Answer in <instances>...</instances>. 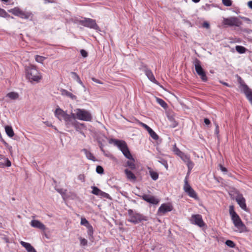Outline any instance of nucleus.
Returning <instances> with one entry per match:
<instances>
[{
  "label": "nucleus",
  "mask_w": 252,
  "mask_h": 252,
  "mask_svg": "<svg viewBox=\"0 0 252 252\" xmlns=\"http://www.w3.org/2000/svg\"><path fill=\"white\" fill-rule=\"evenodd\" d=\"M110 144H114L123 153L124 156L129 159L126 162V166H128L130 169L134 170L136 168L135 164V160L132 157L130 151L128 148L126 143L123 140H117L115 139H111L109 141Z\"/></svg>",
  "instance_id": "nucleus-1"
},
{
  "label": "nucleus",
  "mask_w": 252,
  "mask_h": 252,
  "mask_svg": "<svg viewBox=\"0 0 252 252\" xmlns=\"http://www.w3.org/2000/svg\"><path fill=\"white\" fill-rule=\"evenodd\" d=\"M229 214L233 224L237 228L235 231L239 233L243 232L245 230L246 227L239 216L234 211L233 206H230L229 207Z\"/></svg>",
  "instance_id": "nucleus-2"
},
{
  "label": "nucleus",
  "mask_w": 252,
  "mask_h": 252,
  "mask_svg": "<svg viewBox=\"0 0 252 252\" xmlns=\"http://www.w3.org/2000/svg\"><path fill=\"white\" fill-rule=\"evenodd\" d=\"M26 77L31 82H39L42 75L35 66L31 65L26 68Z\"/></svg>",
  "instance_id": "nucleus-3"
},
{
  "label": "nucleus",
  "mask_w": 252,
  "mask_h": 252,
  "mask_svg": "<svg viewBox=\"0 0 252 252\" xmlns=\"http://www.w3.org/2000/svg\"><path fill=\"white\" fill-rule=\"evenodd\" d=\"M127 213L129 217L128 221L134 224H137L142 220L147 221L148 220L147 217L136 212H134L131 209L128 210Z\"/></svg>",
  "instance_id": "nucleus-4"
},
{
  "label": "nucleus",
  "mask_w": 252,
  "mask_h": 252,
  "mask_svg": "<svg viewBox=\"0 0 252 252\" xmlns=\"http://www.w3.org/2000/svg\"><path fill=\"white\" fill-rule=\"evenodd\" d=\"M74 111L76 112V118L77 119L90 122L92 120V116L91 113L85 109L77 108Z\"/></svg>",
  "instance_id": "nucleus-5"
},
{
  "label": "nucleus",
  "mask_w": 252,
  "mask_h": 252,
  "mask_svg": "<svg viewBox=\"0 0 252 252\" xmlns=\"http://www.w3.org/2000/svg\"><path fill=\"white\" fill-rule=\"evenodd\" d=\"M193 63L194 65L195 71L197 74L200 76V79L202 81L206 82L208 80V78L206 76L205 71L201 65L200 61L199 60L196 59L194 61Z\"/></svg>",
  "instance_id": "nucleus-6"
},
{
  "label": "nucleus",
  "mask_w": 252,
  "mask_h": 252,
  "mask_svg": "<svg viewBox=\"0 0 252 252\" xmlns=\"http://www.w3.org/2000/svg\"><path fill=\"white\" fill-rule=\"evenodd\" d=\"M79 23L81 25L95 30H99V28L96 23V21L94 19L91 18H84L83 19L79 20Z\"/></svg>",
  "instance_id": "nucleus-7"
},
{
  "label": "nucleus",
  "mask_w": 252,
  "mask_h": 252,
  "mask_svg": "<svg viewBox=\"0 0 252 252\" xmlns=\"http://www.w3.org/2000/svg\"><path fill=\"white\" fill-rule=\"evenodd\" d=\"M190 222L194 225H197L199 227L206 226V224L204 222L202 217L199 214L192 215L189 219Z\"/></svg>",
  "instance_id": "nucleus-8"
},
{
  "label": "nucleus",
  "mask_w": 252,
  "mask_h": 252,
  "mask_svg": "<svg viewBox=\"0 0 252 252\" xmlns=\"http://www.w3.org/2000/svg\"><path fill=\"white\" fill-rule=\"evenodd\" d=\"M184 190L185 192L190 197L195 199H198L196 193L188 183L187 176L186 177L184 180Z\"/></svg>",
  "instance_id": "nucleus-9"
},
{
  "label": "nucleus",
  "mask_w": 252,
  "mask_h": 252,
  "mask_svg": "<svg viewBox=\"0 0 252 252\" xmlns=\"http://www.w3.org/2000/svg\"><path fill=\"white\" fill-rule=\"evenodd\" d=\"M223 23L224 25L236 27H239L242 24L239 19L236 17L224 18Z\"/></svg>",
  "instance_id": "nucleus-10"
},
{
  "label": "nucleus",
  "mask_w": 252,
  "mask_h": 252,
  "mask_svg": "<svg viewBox=\"0 0 252 252\" xmlns=\"http://www.w3.org/2000/svg\"><path fill=\"white\" fill-rule=\"evenodd\" d=\"M173 209V206L170 203H163L158 209V214L159 216H162L167 212L171 211Z\"/></svg>",
  "instance_id": "nucleus-11"
},
{
  "label": "nucleus",
  "mask_w": 252,
  "mask_h": 252,
  "mask_svg": "<svg viewBox=\"0 0 252 252\" xmlns=\"http://www.w3.org/2000/svg\"><path fill=\"white\" fill-rule=\"evenodd\" d=\"M236 201L242 209L247 211L246 200L242 194L239 193H237L236 197Z\"/></svg>",
  "instance_id": "nucleus-12"
},
{
  "label": "nucleus",
  "mask_w": 252,
  "mask_h": 252,
  "mask_svg": "<svg viewBox=\"0 0 252 252\" xmlns=\"http://www.w3.org/2000/svg\"><path fill=\"white\" fill-rule=\"evenodd\" d=\"M146 202L153 204H158L159 202V199L155 197L154 196L149 194H143L140 196Z\"/></svg>",
  "instance_id": "nucleus-13"
},
{
  "label": "nucleus",
  "mask_w": 252,
  "mask_h": 252,
  "mask_svg": "<svg viewBox=\"0 0 252 252\" xmlns=\"http://www.w3.org/2000/svg\"><path fill=\"white\" fill-rule=\"evenodd\" d=\"M66 115V112L59 107H58L55 111V116L60 121L63 120Z\"/></svg>",
  "instance_id": "nucleus-14"
},
{
  "label": "nucleus",
  "mask_w": 252,
  "mask_h": 252,
  "mask_svg": "<svg viewBox=\"0 0 252 252\" xmlns=\"http://www.w3.org/2000/svg\"><path fill=\"white\" fill-rule=\"evenodd\" d=\"M31 225L34 228H39L42 230L46 229L45 225L38 220H33L31 221Z\"/></svg>",
  "instance_id": "nucleus-15"
},
{
  "label": "nucleus",
  "mask_w": 252,
  "mask_h": 252,
  "mask_svg": "<svg viewBox=\"0 0 252 252\" xmlns=\"http://www.w3.org/2000/svg\"><path fill=\"white\" fill-rule=\"evenodd\" d=\"M0 167H10L11 165V161L8 158H5L4 156L0 155Z\"/></svg>",
  "instance_id": "nucleus-16"
},
{
  "label": "nucleus",
  "mask_w": 252,
  "mask_h": 252,
  "mask_svg": "<svg viewBox=\"0 0 252 252\" xmlns=\"http://www.w3.org/2000/svg\"><path fill=\"white\" fill-rule=\"evenodd\" d=\"M63 120H64L65 124L67 127H69L72 125H74V122L76 121L73 120V118L71 115L67 114Z\"/></svg>",
  "instance_id": "nucleus-17"
},
{
  "label": "nucleus",
  "mask_w": 252,
  "mask_h": 252,
  "mask_svg": "<svg viewBox=\"0 0 252 252\" xmlns=\"http://www.w3.org/2000/svg\"><path fill=\"white\" fill-rule=\"evenodd\" d=\"M144 72L145 75L151 82L156 84H158V81L156 80L153 72L150 69L146 68L145 69Z\"/></svg>",
  "instance_id": "nucleus-18"
},
{
  "label": "nucleus",
  "mask_w": 252,
  "mask_h": 252,
  "mask_svg": "<svg viewBox=\"0 0 252 252\" xmlns=\"http://www.w3.org/2000/svg\"><path fill=\"white\" fill-rule=\"evenodd\" d=\"M20 244L24 247L28 252H37L35 249L31 245V244L21 241Z\"/></svg>",
  "instance_id": "nucleus-19"
},
{
  "label": "nucleus",
  "mask_w": 252,
  "mask_h": 252,
  "mask_svg": "<svg viewBox=\"0 0 252 252\" xmlns=\"http://www.w3.org/2000/svg\"><path fill=\"white\" fill-rule=\"evenodd\" d=\"M125 173L126 174V178L128 180L131 182L135 181L136 177L131 171L128 169H126L125 170Z\"/></svg>",
  "instance_id": "nucleus-20"
},
{
  "label": "nucleus",
  "mask_w": 252,
  "mask_h": 252,
  "mask_svg": "<svg viewBox=\"0 0 252 252\" xmlns=\"http://www.w3.org/2000/svg\"><path fill=\"white\" fill-rule=\"evenodd\" d=\"M18 16L21 18L27 19L32 18V14L31 12H25L22 10Z\"/></svg>",
  "instance_id": "nucleus-21"
},
{
  "label": "nucleus",
  "mask_w": 252,
  "mask_h": 252,
  "mask_svg": "<svg viewBox=\"0 0 252 252\" xmlns=\"http://www.w3.org/2000/svg\"><path fill=\"white\" fill-rule=\"evenodd\" d=\"M245 88L246 92L244 93V94L247 98L252 105V90L251 89H248L247 87H245Z\"/></svg>",
  "instance_id": "nucleus-22"
},
{
  "label": "nucleus",
  "mask_w": 252,
  "mask_h": 252,
  "mask_svg": "<svg viewBox=\"0 0 252 252\" xmlns=\"http://www.w3.org/2000/svg\"><path fill=\"white\" fill-rule=\"evenodd\" d=\"M82 151L85 153L86 158L90 160H92L93 161H95V158L94 156V155L90 152L88 151L86 149H83Z\"/></svg>",
  "instance_id": "nucleus-23"
},
{
  "label": "nucleus",
  "mask_w": 252,
  "mask_h": 252,
  "mask_svg": "<svg viewBox=\"0 0 252 252\" xmlns=\"http://www.w3.org/2000/svg\"><path fill=\"white\" fill-rule=\"evenodd\" d=\"M167 118H168L169 121L170 123V127L174 128L178 126V122L175 120V119L173 118V117L172 116L169 115V116H168Z\"/></svg>",
  "instance_id": "nucleus-24"
},
{
  "label": "nucleus",
  "mask_w": 252,
  "mask_h": 252,
  "mask_svg": "<svg viewBox=\"0 0 252 252\" xmlns=\"http://www.w3.org/2000/svg\"><path fill=\"white\" fill-rule=\"evenodd\" d=\"M5 130L7 135L10 137H12L14 136V133L13 130L11 126H5Z\"/></svg>",
  "instance_id": "nucleus-25"
},
{
  "label": "nucleus",
  "mask_w": 252,
  "mask_h": 252,
  "mask_svg": "<svg viewBox=\"0 0 252 252\" xmlns=\"http://www.w3.org/2000/svg\"><path fill=\"white\" fill-rule=\"evenodd\" d=\"M238 82L239 84H240V89L242 90L243 93L246 92V88L245 87H247L248 89H250L249 87L245 83L244 81L242 79V78L239 76L238 77Z\"/></svg>",
  "instance_id": "nucleus-26"
},
{
  "label": "nucleus",
  "mask_w": 252,
  "mask_h": 252,
  "mask_svg": "<svg viewBox=\"0 0 252 252\" xmlns=\"http://www.w3.org/2000/svg\"><path fill=\"white\" fill-rule=\"evenodd\" d=\"M238 82L239 84H240V89L242 90L243 93L246 92V88L245 87H247L248 89H250L249 87L245 83L244 81L242 79V78L239 76L238 77Z\"/></svg>",
  "instance_id": "nucleus-27"
},
{
  "label": "nucleus",
  "mask_w": 252,
  "mask_h": 252,
  "mask_svg": "<svg viewBox=\"0 0 252 252\" xmlns=\"http://www.w3.org/2000/svg\"><path fill=\"white\" fill-rule=\"evenodd\" d=\"M71 74H72V77L73 78V79L76 80L82 86L84 87V84L82 81L81 80L79 76L76 72H71Z\"/></svg>",
  "instance_id": "nucleus-28"
},
{
  "label": "nucleus",
  "mask_w": 252,
  "mask_h": 252,
  "mask_svg": "<svg viewBox=\"0 0 252 252\" xmlns=\"http://www.w3.org/2000/svg\"><path fill=\"white\" fill-rule=\"evenodd\" d=\"M62 94L63 95H66L70 98H71L73 100H75L76 99V96L74 95L73 94L68 92L67 90H63L62 91Z\"/></svg>",
  "instance_id": "nucleus-29"
},
{
  "label": "nucleus",
  "mask_w": 252,
  "mask_h": 252,
  "mask_svg": "<svg viewBox=\"0 0 252 252\" xmlns=\"http://www.w3.org/2000/svg\"><path fill=\"white\" fill-rule=\"evenodd\" d=\"M235 49L236 51L239 54H244L246 53L247 51H248V49H246L245 47L240 45H237L235 47Z\"/></svg>",
  "instance_id": "nucleus-30"
},
{
  "label": "nucleus",
  "mask_w": 252,
  "mask_h": 252,
  "mask_svg": "<svg viewBox=\"0 0 252 252\" xmlns=\"http://www.w3.org/2000/svg\"><path fill=\"white\" fill-rule=\"evenodd\" d=\"M21 11L22 10L18 7H14V8L11 9L9 10L10 13H11L12 14L17 16H18Z\"/></svg>",
  "instance_id": "nucleus-31"
},
{
  "label": "nucleus",
  "mask_w": 252,
  "mask_h": 252,
  "mask_svg": "<svg viewBox=\"0 0 252 252\" xmlns=\"http://www.w3.org/2000/svg\"><path fill=\"white\" fill-rule=\"evenodd\" d=\"M7 96L11 99H16L19 97V94L16 92H10L7 94Z\"/></svg>",
  "instance_id": "nucleus-32"
},
{
  "label": "nucleus",
  "mask_w": 252,
  "mask_h": 252,
  "mask_svg": "<svg viewBox=\"0 0 252 252\" xmlns=\"http://www.w3.org/2000/svg\"><path fill=\"white\" fill-rule=\"evenodd\" d=\"M157 102L163 108L166 109L167 107V104L163 99L157 98H156Z\"/></svg>",
  "instance_id": "nucleus-33"
},
{
  "label": "nucleus",
  "mask_w": 252,
  "mask_h": 252,
  "mask_svg": "<svg viewBox=\"0 0 252 252\" xmlns=\"http://www.w3.org/2000/svg\"><path fill=\"white\" fill-rule=\"evenodd\" d=\"M148 132L151 137H152L154 140H156L158 139V135L152 128H151Z\"/></svg>",
  "instance_id": "nucleus-34"
},
{
  "label": "nucleus",
  "mask_w": 252,
  "mask_h": 252,
  "mask_svg": "<svg viewBox=\"0 0 252 252\" xmlns=\"http://www.w3.org/2000/svg\"><path fill=\"white\" fill-rule=\"evenodd\" d=\"M173 151L179 157H180L181 155H183V153L181 152L178 148L177 147L176 144L173 146Z\"/></svg>",
  "instance_id": "nucleus-35"
},
{
  "label": "nucleus",
  "mask_w": 252,
  "mask_h": 252,
  "mask_svg": "<svg viewBox=\"0 0 252 252\" xmlns=\"http://www.w3.org/2000/svg\"><path fill=\"white\" fill-rule=\"evenodd\" d=\"M150 175L152 179L154 181L157 180L158 178V173L155 171H150Z\"/></svg>",
  "instance_id": "nucleus-36"
},
{
  "label": "nucleus",
  "mask_w": 252,
  "mask_h": 252,
  "mask_svg": "<svg viewBox=\"0 0 252 252\" xmlns=\"http://www.w3.org/2000/svg\"><path fill=\"white\" fill-rule=\"evenodd\" d=\"M74 124V125H72L71 126H74L77 131H79L80 127H84V124L79 123L76 121H75Z\"/></svg>",
  "instance_id": "nucleus-37"
},
{
  "label": "nucleus",
  "mask_w": 252,
  "mask_h": 252,
  "mask_svg": "<svg viewBox=\"0 0 252 252\" xmlns=\"http://www.w3.org/2000/svg\"><path fill=\"white\" fill-rule=\"evenodd\" d=\"M46 59V58L43 56H41L39 55H36L35 56V61L39 63H43L44 61Z\"/></svg>",
  "instance_id": "nucleus-38"
},
{
  "label": "nucleus",
  "mask_w": 252,
  "mask_h": 252,
  "mask_svg": "<svg viewBox=\"0 0 252 252\" xmlns=\"http://www.w3.org/2000/svg\"><path fill=\"white\" fill-rule=\"evenodd\" d=\"M91 188L92 189V193L94 195L98 196L101 190L97 187L94 186L92 187Z\"/></svg>",
  "instance_id": "nucleus-39"
},
{
  "label": "nucleus",
  "mask_w": 252,
  "mask_h": 252,
  "mask_svg": "<svg viewBox=\"0 0 252 252\" xmlns=\"http://www.w3.org/2000/svg\"><path fill=\"white\" fill-rule=\"evenodd\" d=\"M80 224L82 225L85 226L86 227H87L90 225L89 221L85 218H81Z\"/></svg>",
  "instance_id": "nucleus-40"
},
{
  "label": "nucleus",
  "mask_w": 252,
  "mask_h": 252,
  "mask_svg": "<svg viewBox=\"0 0 252 252\" xmlns=\"http://www.w3.org/2000/svg\"><path fill=\"white\" fill-rule=\"evenodd\" d=\"M87 229V233L89 236H93L94 233V229L91 224L86 227Z\"/></svg>",
  "instance_id": "nucleus-41"
},
{
  "label": "nucleus",
  "mask_w": 252,
  "mask_h": 252,
  "mask_svg": "<svg viewBox=\"0 0 252 252\" xmlns=\"http://www.w3.org/2000/svg\"><path fill=\"white\" fill-rule=\"evenodd\" d=\"M180 157L185 163L187 162L190 160L189 157L187 155H185L184 153H183V155H181Z\"/></svg>",
  "instance_id": "nucleus-42"
},
{
  "label": "nucleus",
  "mask_w": 252,
  "mask_h": 252,
  "mask_svg": "<svg viewBox=\"0 0 252 252\" xmlns=\"http://www.w3.org/2000/svg\"><path fill=\"white\" fill-rule=\"evenodd\" d=\"M186 164L188 168L189 172H190L194 166V163L190 159L189 161L186 162Z\"/></svg>",
  "instance_id": "nucleus-43"
},
{
  "label": "nucleus",
  "mask_w": 252,
  "mask_h": 252,
  "mask_svg": "<svg viewBox=\"0 0 252 252\" xmlns=\"http://www.w3.org/2000/svg\"><path fill=\"white\" fill-rule=\"evenodd\" d=\"M0 16L5 18L7 17H10V15H8L4 9L0 8Z\"/></svg>",
  "instance_id": "nucleus-44"
},
{
  "label": "nucleus",
  "mask_w": 252,
  "mask_h": 252,
  "mask_svg": "<svg viewBox=\"0 0 252 252\" xmlns=\"http://www.w3.org/2000/svg\"><path fill=\"white\" fill-rule=\"evenodd\" d=\"M225 244L229 247L233 248L235 247V244L233 241L231 240H227L225 242Z\"/></svg>",
  "instance_id": "nucleus-45"
},
{
  "label": "nucleus",
  "mask_w": 252,
  "mask_h": 252,
  "mask_svg": "<svg viewBox=\"0 0 252 252\" xmlns=\"http://www.w3.org/2000/svg\"><path fill=\"white\" fill-rule=\"evenodd\" d=\"M222 3L225 6H230L232 5V1L231 0H222Z\"/></svg>",
  "instance_id": "nucleus-46"
},
{
  "label": "nucleus",
  "mask_w": 252,
  "mask_h": 252,
  "mask_svg": "<svg viewBox=\"0 0 252 252\" xmlns=\"http://www.w3.org/2000/svg\"><path fill=\"white\" fill-rule=\"evenodd\" d=\"M79 239L80 240V245L81 246H85L87 245L88 241L86 239L80 237Z\"/></svg>",
  "instance_id": "nucleus-47"
},
{
  "label": "nucleus",
  "mask_w": 252,
  "mask_h": 252,
  "mask_svg": "<svg viewBox=\"0 0 252 252\" xmlns=\"http://www.w3.org/2000/svg\"><path fill=\"white\" fill-rule=\"evenodd\" d=\"M98 196H100L101 197H104V198H109V196H110L108 193H107L105 192H103L102 190H100Z\"/></svg>",
  "instance_id": "nucleus-48"
},
{
  "label": "nucleus",
  "mask_w": 252,
  "mask_h": 252,
  "mask_svg": "<svg viewBox=\"0 0 252 252\" xmlns=\"http://www.w3.org/2000/svg\"><path fill=\"white\" fill-rule=\"evenodd\" d=\"M138 124L140 126H142L143 128H144L145 129H146L148 131H149V130L151 128L148 125H147L146 124H145L142 122L139 121Z\"/></svg>",
  "instance_id": "nucleus-49"
},
{
  "label": "nucleus",
  "mask_w": 252,
  "mask_h": 252,
  "mask_svg": "<svg viewBox=\"0 0 252 252\" xmlns=\"http://www.w3.org/2000/svg\"><path fill=\"white\" fill-rule=\"evenodd\" d=\"M138 124L140 126H142L143 128H144L145 129H146L148 131H149V130L151 128L148 125H147L146 124H145L142 122L139 121Z\"/></svg>",
  "instance_id": "nucleus-50"
},
{
  "label": "nucleus",
  "mask_w": 252,
  "mask_h": 252,
  "mask_svg": "<svg viewBox=\"0 0 252 252\" xmlns=\"http://www.w3.org/2000/svg\"><path fill=\"white\" fill-rule=\"evenodd\" d=\"M96 172L98 174L103 173L104 170L102 166L98 165L96 168Z\"/></svg>",
  "instance_id": "nucleus-51"
},
{
  "label": "nucleus",
  "mask_w": 252,
  "mask_h": 252,
  "mask_svg": "<svg viewBox=\"0 0 252 252\" xmlns=\"http://www.w3.org/2000/svg\"><path fill=\"white\" fill-rule=\"evenodd\" d=\"M80 53L82 56L84 58H86L88 56V53L84 49H81L80 50Z\"/></svg>",
  "instance_id": "nucleus-52"
},
{
  "label": "nucleus",
  "mask_w": 252,
  "mask_h": 252,
  "mask_svg": "<svg viewBox=\"0 0 252 252\" xmlns=\"http://www.w3.org/2000/svg\"><path fill=\"white\" fill-rule=\"evenodd\" d=\"M215 133L216 134L218 135L219 134V126L218 124L216 123H215Z\"/></svg>",
  "instance_id": "nucleus-53"
},
{
  "label": "nucleus",
  "mask_w": 252,
  "mask_h": 252,
  "mask_svg": "<svg viewBox=\"0 0 252 252\" xmlns=\"http://www.w3.org/2000/svg\"><path fill=\"white\" fill-rule=\"evenodd\" d=\"M219 166H220V170L222 172H223L224 173H227V169L225 167H223L222 165H221L220 164Z\"/></svg>",
  "instance_id": "nucleus-54"
},
{
  "label": "nucleus",
  "mask_w": 252,
  "mask_h": 252,
  "mask_svg": "<svg viewBox=\"0 0 252 252\" xmlns=\"http://www.w3.org/2000/svg\"><path fill=\"white\" fill-rule=\"evenodd\" d=\"M167 169L168 168V164L166 160H162L161 161H159Z\"/></svg>",
  "instance_id": "nucleus-55"
},
{
  "label": "nucleus",
  "mask_w": 252,
  "mask_h": 252,
  "mask_svg": "<svg viewBox=\"0 0 252 252\" xmlns=\"http://www.w3.org/2000/svg\"><path fill=\"white\" fill-rule=\"evenodd\" d=\"M78 179L79 180H81L82 182H85V176L83 174H80L78 176Z\"/></svg>",
  "instance_id": "nucleus-56"
},
{
  "label": "nucleus",
  "mask_w": 252,
  "mask_h": 252,
  "mask_svg": "<svg viewBox=\"0 0 252 252\" xmlns=\"http://www.w3.org/2000/svg\"><path fill=\"white\" fill-rule=\"evenodd\" d=\"M56 190L59 193H60L62 195H63L65 193V190L63 189H57Z\"/></svg>",
  "instance_id": "nucleus-57"
},
{
  "label": "nucleus",
  "mask_w": 252,
  "mask_h": 252,
  "mask_svg": "<svg viewBox=\"0 0 252 252\" xmlns=\"http://www.w3.org/2000/svg\"><path fill=\"white\" fill-rule=\"evenodd\" d=\"M202 26L204 28H206V29H209V28H210V25H209V23H208L207 22H204L203 23Z\"/></svg>",
  "instance_id": "nucleus-58"
},
{
  "label": "nucleus",
  "mask_w": 252,
  "mask_h": 252,
  "mask_svg": "<svg viewBox=\"0 0 252 252\" xmlns=\"http://www.w3.org/2000/svg\"><path fill=\"white\" fill-rule=\"evenodd\" d=\"M92 80L94 82H96V83H98V84H103V83H102V82H101L100 80H98V79H96V78H95L93 77V78H92Z\"/></svg>",
  "instance_id": "nucleus-59"
},
{
  "label": "nucleus",
  "mask_w": 252,
  "mask_h": 252,
  "mask_svg": "<svg viewBox=\"0 0 252 252\" xmlns=\"http://www.w3.org/2000/svg\"><path fill=\"white\" fill-rule=\"evenodd\" d=\"M204 122L207 125H208L210 124V121L207 118L204 119Z\"/></svg>",
  "instance_id": "nucleus-60"
},
{
  "label": "nucleus",
  "mask_w": 252,
  "mask_h": 252,
  "mask_svg": "<svg viewBox=\"0 0 252 252\" xmlns=\"http://www.w3.org/2000/svg\"><path fill=\"white\" fill-rule=\"evenodd\" d=\"M220 83L227 87H230V86L228 83L224 82L223 81H220Z\"/></svg>",
  "instance_id": "nucleus-61"
},
{
  "label": "nucleus",
  "mask_w": 252,
  "mask_h": 252,
  "mask_svg": "<svg viewBox=\"0 0 252 252\" xmlns=\"http://www.w3.org/2000/svg\"><path fill=\"white\" fill-rule=\"evenodd\" d=\"M70 115H71L72 117V118H73V120H75V119H76V112H75V113H71Z\"/></svg>",
  "instance_id": "nucleus-62"
},
{
  "label": "nucleus",
  "mask_w": 252,
  "mask_h": 252,
  "mask_svg": "<svg viewBox=\"0 0 252 252\" xmlns=\"http://www.w3.org/2000/svg\"><path fill=\"white\" fill-rule=\"evenodd\" d=\"M248 5L250 8L252 9V0L249 1Z\"/></svg>",
  "instance_id": "nucleus-63"
},
{
  "label": "nucleus",
  "mask_w": 252,
  "mask_h": 252,
  "mask_svg": "<svg viewBox=\"0 0 252 252\" xmlns=\"http://www.w3.org/2000/svg\"><path fill=\"white\" fill-rule=\"evenodd\" d=\"M44 123L48 126H53L52 124L49 123L48 122H45Z\"/></svg>",
  "instance_id": "nucleus-64"
}]
</instances>
